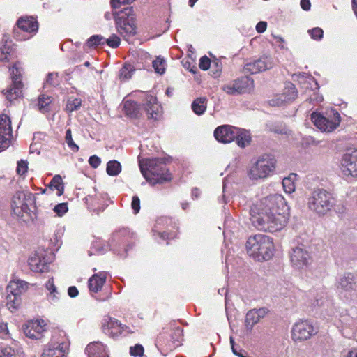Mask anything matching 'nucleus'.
<instances>
[{
	"label": "nucleus",
	"mask_w": 357,
	"mask_h": 357,
	"mask_svg": "<svg viewBox=\"0 0 357 357\" xmlns=\"http://www.w3.org/2000/svg\"><path fill=\"white\" fill-rule=\"evenodd\" d=\"M250 216L252 225L259 230L276 232L287 223L289 206L281 195H271L251 208Z\"/></svg>",
	"instance_id": "obj_1"
},
{
	"label": "nucleus",
	"mask_w": 357,
	"mask_h": 357,
	"mask_svg": "<svg viewBox=\"0 0 357 357\" xmlns=\"http://www.w3.org/2000/svg\"><path fill=\"white\" fill-rule=\"evenodd\" d=\"M247 252L257 261H268L274 254V244L271 238L263 234L250 236L246 242Z\"/></svg>",
	"instance_id": "obj_2"
},
{
	"label": "nucleus",
	"mask_w": 357,
	"mask_h": 357,
	"mask_svg": "<svg viewBox=\"0 0 357 357\" xmlns=\"http://www.w3.org/2000/svg\"><path fill=\"white\" fill-rule=\"evenodd\" d=\"M12 211L20 220L29 222L36 218V195L30 192H17L13 197Z\"/></svg>",
	"instance_id": "obj_3"
},
{
	"label": "nucleus",
	"mask_w": 357,
	"mask_h": 357,
	"mask_svg": "<svg viewBox=\"0 0 357 357\" xmlns=\"http://www.w3.org/2000/svg\"><path fill=\"white\" fill-rule=\"evenodd\" d=\"M142 174L147 181L162 183L171 180L172 177L166 167L164 158H149L139 161Z\"/></svg>",
	"instance_id": "obj_4"
},
{
	"label": "nucleus",
	"mask_w": 357,
	"mask_h": 357,
	"mask_svg": "<svg viewBox=\"0 0 357 357\" xmlns=\"http://www.w3.org/2000/svg\"><path fill=\"white\" fill-rule=\"evenodd\" d=\"M336 200L332 194L324 189L313 190L307 198V208L318 216H324L331 211Z\"/></svg>",
	"instance_id": "obj_5"
},
{
	"label": "nucleus",
	"mask_w": 357,
	"mask_h": 357,
	"mask_svg": "<svg viewBox=\"0 0 357 357\" xmlns=\"http://www.w3.org/2000/svg\"><path fill=\"white\" fill-rule=\"evenodd\" d=\"M117 31L125 39L136 34L135 17L132 7H127L114 14Z\"/></svg>",
	"instance_id": "obj_6"
},
{
	"label": "nucleus",
	"mask_w": 357,
	"mask_h": 357,
	"mask_svg": "<svg viewBox=\"0 0 357 357\" xmlns=\"http://www.w3.org/2000/svg\"><path fill=\"white\" fill-rule=\"evenodd\" d=\"M275 164L274 157L271 155H263L251 166L248 176L252 180L265 178L274 171Z\"/></svg>",
	"instance_id": "obj_7"
},
{
	"label": "nucleus",
	"mask_w": 357,
	"mask_h": 357,
	"mask_svg": "<svg viewBox=\"0 0 357 357\" xmlns=\"http://www.w3.org/2000/svg\"><path fill=\"white\" fill-rule=\"evenodd\" d=\"M28 289V283L25 281L14 279L6 287V305L10 310H16L21 303V294Z\"/></svg>",
	"instance_id": "obj_8"
},
{
	"label": "nucleus",
	"mask_w": 357,
	"mask_h": 357,
	"mask_svg": "<svg viewBox=\"0 0 357 357\" xmlns=\"http://www.w3.org/2000/svg\"><path fill=\"white\" fill-rule=\"evenodd\" d=\"M340 171L345 178L357 177V149H348L342 155L339 165Z\"/></svg>",
	"instance_id": "obj_9"
},
{
	"label": "nucleus",
	"mask_w": 357,
	"mask_h": 357,
	"mask_svg": "<svg viewBox=\"0 0 357 357\" xmlns=\"http://www.w3.org/2000/svg\"><path fill=\"white\" fill-rule=\"evenodd\" d=\"M311 119L315 126L323 132H331L339 126L340 116L335 110H331L324 116L320 114L313 112L311 114Z\"/></svg>",
	"instance_id": "obj_10"
},
{
	"label": "nucleus",
	"mask_w": 357,
	"mask_h": 357,
	"mask_svg": "<svg viewBox=\"0 0 357 357\" xmlns=\"http://www.w3.org/2000/svg\"><path fill=\"white\" fill-rule=\"evenodd\" d=\"M289 257L291 265L298 269L307 267L311 260V255L304 245L292 248L289 252Z\"/></svg>",
	"instance_id": "obj_11"
},
{
	"label": "nucleus",
	"mask_w": 357,
	"mask_h": 357,
	"mask_svg": "<svg viewBox=\"0 0 357 357\" xmlns=\"http://www.w3.org/2000/svg\"><path fill=\"white\" fill-rule=\"evenodd\" d=\"M10 70L12 78V86L6 90L5 95L6 98L11 102L21 96L22 89L21 76L22 69L19 67L17 64H15Z\"/></svg>",
	"instance_id": "obj_12"
},
{
	"label": "nucleus",
	"mask_w": 357,
	"mask_h": 357,
	"mask_svg": "<svg viewBox=\"0 0 357 357\" xmlns=\"http://www.w3.org/2000/svg\"><path fill=\"white\" fill-rule=\"evenodd\" d=\"M38 29V22L33 17H21L16 23V27L14 29L15 36L18 40H26L30 36H20V31L24 33H36Z\"/></svg>",
	"instance_id": "obj_13"
},
{
	"label": "nucleus",
	"mask_w": 357,
	"mask_h": 357,
	"mask_svg": "<svg viewBox=\"0 0 357 357\" xmlns=\"http://www.w3.org/2000/svg\"><path fill=\"white\" fill-rule=\"evenodd\" d=\"M275 65L273 59L270 56H262L260 58L248 62L243 67L245 73L256 74L269 70Z\"/></svg>",
	"instance_id": "obj_14"
},
{
	"label": "nucleus",
	"mask_w": 357,
	"mask_h": 357,
	"mask_svg": "<svg viewBox=\"0 0 357 357\" xmlns=\"http://www.w3.org/2000/svg\"><path fill=\"white\" fill-rule=\"evenodd\" d=\"M314 333L313 326L307 321L295 323L291 329V337L295 342L306 340Z\"/></svg>",
	"instance_id": "obj_15"
},
{
	"label": "nucleus",
	"mask_w": 357,
	"mask_h": 357,
	"mask_svg": "<svg viewBox=\"0 0 357 357\" xmlns=\"http://www.w3.org/2000/svg\"><path fill=\"white\" fill-rule=\"evenodd\" d=\"M47 324L43 319L27 321L23 326L24 335L31 339H40L46 331Z\"/></svg>",
	"instance_id": "obj_16"
},
{
	"label": "nucleus",
	"mask_w": 357,
	"mask_h": 357,
	"mask_svg": "<svg viewBox=\"0 0 357 357\" xmlns=\"http://www.w3.org/2000/svg\"><path fill=\"white\" fill-rule=\"evenodd\" d=\"M336 287L341 291L348 293L351 298H357V280L352 274L347 273L340 276L337 281Z\"/></svg>",
	"instance_id": "obj_17"
},
{
	"label": "nucleus",
	"mask_w": 357,
	"mask_h": 357,
	"mask_svg": "<svg viewBox=\"0 0 357 357\" xmlns=\"http://www.w3.org/2000/svg\"><path fill=\"white\" fill-rule=\"evenodd\" d=\"M12 138L11 122L9 116H0V151L7 149Z\"/></svg>",
	"instance_id": "obj_18"
},
{
	"label": "nucleus",
	"mask_w": 357,
	"mask_h": 357,
	"mask_svg": "<svg viewBox=\"0 0 357 357\" xmlns=\"http://www.w3.org/2000/svg\"><path fill=\"white\" fill-rule=\"evenodd\" d=\"M237 128L229 125L218 127L214 131L215 138L220 142L227 144L234 140Z\"/></svg>",
	"instance_id": "obj_19"
},
{
	"label": "nucleus",
	"mask_w": 357,
	"mask_h": 357,
	"mask_svg": "<svg viewBox=\"0 0 357 357\" xmlns=\"http://www.w3.org/2000/svg\"><path fill=\"white\" fill-rule=\"evenodd\" d=\"M145 102L143 103L144 109L146 111L148 118L158 119L162 112V107L158 102L155 97L151 95L144 94Z\"/></svg>",
	"instance_id": "obj_20"
},
{
	"label": "nucleus",
	"mask_w": 357,
	"mask_h": 357,
	"mask_svg": "<svg viewBox=\"0 0 357 357\" xmlns=\"http://www.w3.org/2000/svg\"><path fill=\"white\" fill-rule=\"evenodd\" d=\"M297 96L295 86L291 83L287 84L282 94L278 95L275 99L271 100V104L273 106H282L283 104L294 100Z\"/></svg>",
	"instance_id": "obj_21"
},
{
	"label": "nucleus",
	"mask_w": 357,
	"mask_h": 357,
	"mask_svg": "<svg viewBox=\"0 0 357 357\" xmlns=\"http://www.w3.org/2000/svg\"><path fill=\"white\" fill-rule=\"evenodd\" d=\"M126 329V326L114 318L108 317L104 320L103 330L105 333L113 337L122 334Z\"/></svg>",
	"instance_id": "obj_22"
},
{
	"label": "nucleus",
	"mask_w": 357,
	"mask_h": 357,
	"mask_svg": "<svg viewBox=\"0 0 357 357\" xmlns=\"http://www.w3.org/2000/svg\"><path fill=\"white\" fill-rule=\"evenodd\" d=\"M68 342L52 340L44 349L42 357H65Z\"/></svg>",
	"instance_id": "obj_23"
},
{
	"label": "nucleus",
	"mask_w": 357,
	"mask_h": 357,
	"mask_svg": "<svg viewBox=\"0 0 357 357\" xmlns=\"http://www.w3.org/2000/svg\"><path fill=\"white\" fill-rule=\"evenodd\" d=\"M28 264L30 269L33 272L42 273L47 269V261L42 251H36L29 257Z\"/></svg>",
	"instance_id": "obj_24"
},
{
	"label": "nucleus",
	"mask_w": 357,
	"mask_h": 357,
	"mask_svg": "<svg viewBox=\"0 0 357 357\" xmlns=\"http://www.w3.org/2000/svg\"><path fill=\"white\" fill-rule=\"evenodd\" d=\"M88 357H109L105 346L100 342L89 343L85 349Z\"/></svg>",
	"instance_id": "obj_25"
},
{
	"label": "nucleus",
	"mask_w": 357,
	"mask_h": 357,
	"mask_svg": "<svg viewBox=\"0 0 357 357\" xmlns=\"http://www.w3.org/2000/svg\"><path fill=\"white\" fill-rule=\"evenodd\" d=\"M45 288L49 291L47 294L48 301L53 304L57 303L60 299V293L54 284L53 278L47 281Z\"/></svg>",
	"instance_id": "obj_26"
},
{
	"label": "nucleus",
	"mask_w": 357,
	"mask_h": 357,
	"mask_svg": "<svg viewBox=\"0 0 357 357\" xmlns=\"http://www.w3.org/2000/svg\"><path fill=\"white\" fill-rule=\"evenodd\" d=\"M106 280V276L104 273H100L98 274H94L89 280V287L90 291L93 292H98L100 291Z\"/></svg>",
	"instance_id": "obj_27"
},
{
	"label": "nucleus",
	"mask_w": 357,
	"mask_h": 357,
	"mask_svg": "<svg viewBox=\"0 0 357 357\" xmlns=\"http://www.w3.org/2000/svg\"><path fill=\"white\" fill-rule=\"evenodd\" d=\"M235 80L241 94L250 93L254 89V80L248 76L241 77Z\"/></svg>",
	"instance_id": "obj_28"
},
{
	"label": "nucleus",
	"mask_w": 357,
	"mask_h": 357,
	"mask_svg": "<svg viewBox=\"0 0 357 357\" xmlns=\"http://www.w3.org/2000/svg\"><path fill=\"white\" fill-rule=\"evenodd\" d=\"M123 109L126 116L137 118L140 114L141 107L135 101L128 100L123 102Z\"/></svg>",
	"instance_id": "obj_29"
},
{
	"label": "nucleus",
	"mask_w": 357,
	"mask_h": 357,
	"mask_svg": "<svg viewBox=\"0 0 357 357\" xmlns=\"http://www.w3.org/2000/svg\"><path fill=\"white\" fill-rule=\"evenodd\" d=\"M238 146L244 148L248 146L251 142V136L248 131L237 128V133L235 135V139Z\"/></svg>",
	"instance_id": "obj_30"
},
{
	"label": "nucleus",
	"mask_w": 357,
	"mask_h": 357,
	"mask_svg": "<svg viewBox=\"0 0 357 357\" xmlns=\"http://www.w3.org/2000/svg\"><path fill=\"white\" fill-rule=\"evenodd\" d=\"M207 101L206 97H199L194 100L191 105L194 113L198 116L202 115L206 110Z\"/></svg>",
	"instance_id": "obj_31"
},
{
	"label": "nucleus",
	"mask_w": 357,
	"mask_h": 357,
	"mask_svg": "<svg viewBox=\"0 0 357 357\" xmlns=\"http://www.w3.org/2000/svg\"><path fill=\"white\" fill-rule=\"evenodd\" d=\"M297 178L296 174H291L288 177L282 180V185L287 193H291L295 190V181Z\"/></svg>",
	"instance_id": "obj_32"
},
{
	"label": "nucleus",
	"mask_w": 357,
	"mask_h": 357,
	"mask_svg": "<svg viewBox=\"0 0 357 357\" xmlns=\"http://www.w3.org/2000/svg\"><path fill=\"white\" fill-rule=\"evenodd\" d=\"M48 187L52 190H56L57 195L61 196L63 193L64 190L61 176L60 175H55L48 185Z\"/></svg>",
	"instance_id": "obj_33"
},
{
	"label": "nucleus",
	"mask_w": 357,
	"mask_h": 357,
	"mask_svg": "<svg viewBox=\"0 0 357 357\" xmlns=\"http://www.w3.org/2000/svg\"><path fill=\"white\" fill-rule=\"evenodd\" d=\"M106 171L109 176H117L121 171V165L117 160H110L107 162Z\"/></svg>",
	"instance_id": "obj_34"
},
{
	"label": "nucleus",
	"mask_w": 357,
	"mask_h": 357,
	"mask_svg": "<svg viewBox=\"0 0 357 357\" xmlns=\"http://www.w3.org/2000/svg\"><path fill=\"white\" fill-rule=\"evenodd\" d=\"M221 89L228 95L236 96L241 94L235 79L222 85Z\"/></svg>",
	"instance_id": "obj_35"
},
{
	"label": "nucleus",
	"mask_w": 357,
	"mask_h": 357,
	"mask_svg": "<svg viewBox=\"0 0 357 357\" xmlns=\"http://www.w3.org/2000/svg\"><path fill=\"white\" fill-rule=\"evenodd\" d=\"M155 72L158 74L162 75L166 69V61L161 56H158L152 63Z\"/></svg>",
	"instance_id": "obj_36"
},
{
	"label": "nucleus",
	"mask_w": 357,
	"mask_h": 357,
	"mask_svg": "<svg viewBox=\"0 0 357 357\" xmlns=\"http://www.w3.org/2000/svg\"><path fill=\"white\" fill-rule=\"evenodd\" d=\"M259 321L260 319L257 317L255 310H250L247 312L245 323L248 328L251 329L253 326L257 324Z\"/></svg>",
	"instance_id": "obj_37"
},
{
	"label": "nucleus",
	"mask_w": 357,
	"mask_h": 357,
	"mask_svg": "<svg viewBox=\"0 0 357 357\" xmlns=\"http://www.w3.org/2000/svg\"><path fill=\"white\" fill-rule=\"evenodd\" d=\"M0 50L1 52V56L0 57V60L2 61H8V56L13 52L11 42H6L4 44L1 45L0 47Z\"/></svg>",
	"instance_id": "obj_38"
},
{
	"label": "nucleus",
	"mask_w": 357,
	"mask_h": 357,
	"mask_svg": "<svg viewBox=\"0 0 357 357\" xmlns=\"http://www.w3.org/2000/svg\"><path fill=\"white\" fill-rule=\"evenodd\" d=\"M134 68L130 64H125L120 70L119 78L123 80H127L131 78Z\"/></svg>",
	"instance_id": "obj_39"
},
{
	"label": "nucleus",
	"mask_w": 357,
	"mask_h": 357,
	"mask_svg": "<svg viewBox=\"0 0 357 357\" xmlns=\"http://www.w3.org/2000/svg\"><path fill=\"white\" fill-rule=\"evenodd\" d=\"M52 102V98L49 96L42 95L38 98V109L43 112L48 110V106Z\"/></svg>",
	"instance_id": "obj_40"
},
{
	"label": "nucleus",
	"mask_w": 357,
	"mask_h": 357,
	"mask_svg": "<svg viewBox=\"0 0 357 357\" xmlns=\"http://www.w3.org/2000/svg\"><path fill=\"white\" fill-rule=\"evenodd\" d=\"M82 105V100L79 98H69L66 105V111L72 112L80 108Z\"/></svg>",
	"instance_id": "obj_41"
},
{
	"label": "nucleus",
	"mask_w": 357,
	"mask_h": 357,
	"mask_svg": "<svg viewBox=\"0 0 357 357\" xmlns=\"http://www.w3.org/2000/svg\"><path fill=\"white\" fill-rule=\"evenodd\" d=\"M105 38L100 35H93L91 36L87 40V45L89 47H96L100 45H104Z\"/></svg>",
	"instance_id": "obj_42"
},
{
	"label": "nucleus",
	"mask_w": 357,
	"mask_h": 357,
	"mask_svg": "<svg viewBox=\"0 0 357 357\" xmlns=\"http://www.w3.org/2000/svg\"><path fill=\"white\" fill-rule=\"evenodd\" d=\"M231 350L234 355L238 357H245L247 355V351L241 349L238 345L236 344L234 340L232 337L229 338Z\"/></svg>",
	"instance_id": "obj_43"
},
{
	"label": "nucleus",
	"mask_w": 357,
	"mask_h": 357,
	"mask_svg": "<svg viewBox=\"0 0 357 357\" xmlns=\"http://www.w3.org/2000/svg\"><path fill=\"white\" fill-rule=\"evenodd\" d=\"M66 142L68 145V146L74 152H77L79 151V146L77 145L73 138H72V133L70 129H68L66 132V137H65Z\"/></svg>",
	"instance_id": "obj_44"
},
{
	"label": "nucleus",
	"mask_w": 357,
	"mask_h": 357,
	"mask_svg": "<svg viewBox=\"0 0 357 357\" xmlns=\"http://www.w3.org/2000/svg\"><path fill=\"white\" fill-rule=\"evenodd\" d=\"M121 40L119 37H118L115 34H112L109 38L106 39L105 43L112 48H116L120 45Z\"/></svg>",
	"instance_id": "obj_45"
},
{
	"label": "nucleus",
	"mask_w": 357,
	"mask_h": 357,
	"mask_svg": "<svg viewBox=\"0 0 357 357\" xmlns=\"http://www.w3.org/2000/svg\"><path fill=\"white\" fill-rule=\"evenodd\" d=\"M308 33L314 40H321L323 38L324 31L321 28H313L309 30Z\"/></svg>",
	"instance_id": "obj_46"
},
{
	"label": "nucleus",
	"mask_w": 357,
	"mask_h": 357,
	"mask_svg": "<svg viewBox=\"0 0 357 357\" xmlns=\"http://www.w3.org/2000/svg\"><path fill=\"white\" fill-rule=\"evenodd\" d=\"M68 205L66 203H60L54 208V211L59 215L62 216L68 211Z\"/></svg>",
	"instance_id": "obj_47"
},
{
	"label": "nucleus",
	"mask_w": 357,
	"mask_h": 357,
	"mask_svg": "<svg viewBox=\"0 0 357 357\" xmlns=\"http://www.w3.org/2000/svg\"><path fill=\"white\" fill-rule=\"evenodd\" d=\"M211 66V61L208 57L204 56L201 57L199 60V66L203 70H206L210 68Z\"/></svg>",
	"instance_id": "obj_48"
},
{
	"label": "nucleus",
	"mask_w": 357,
	"mask_h": 357,
	"mask_svg": "<svg viewBox=\"0 0 357 357\" xmlns=\"http://www.w3.org/2000/svg\"><path fill=\"white\" fill-rule=\"evenodd\" d=\"M130 353L133 356H142L144 354V348L140 344H136L135 347H131L130 349Z\"/></svg>",
	"instance_id": "obj_49"
},
{
	"label": "nucleus",
	"mask_w": 357,
	"mask_h": 357,
	"mask_svg": "<svg viewBox=\"0 0 357 357\" xmlns=\"http://www.w3.org/2000/svg\"><path fill=\"white\" fill-rule=\"evenodd\" d=\"M14 354V350L10 347H0V357H13Z\"/></svg>",
	"instance_id": "obj_50"
},
{
	"label": "nucleus",
	"mask_w": 357,
	"mask_h": 357,
	"mask_svg": "<svg viewBox=\"0 0 357 357\" xmlns=\"http://www.w3.org/2000/svg\"><path fill=\"white\" fill-rule=\"evenodd\" d=\"M28 169V162L25 160L18 162L17 167V172L20 175H24Z\"/></svg>",
	"instance_id": "obj_51"
},
{
	"label": "nucleus",
	"mask_w": 357,
	"mask_h": 357,
	"mask_svg": "<svg viewBox=\"0 0 357 357\" xmlns=\"http://www.w3.org/2000/svg\"><path fill=\"white\" fill-rule=\"evenodd\" d=\"M131 206H132V208L135 214H137L139 213V211L140 210V200L137 196L132 197Z\"/></svg>",
	"instance_id": "obj_52"
},
{
	"label": "nucleus",
	"mask_w": 357,
	"mask_h": 357,
	"mask_svg": "<svg viewBox=\"0 0 357 357\" xmlns=\"http://www.w3.org/2000/svg\"><path fill=\"white\" fill-rule=\"evenodd\" d=\"M89 163L93 168H97L101 163V159L97 155H94L89 158Z\"/></svg>",
	"instance_id": "obj_53"
},
{
	"label": "nucleus",
	"mask_w": 357,
	"mask_h": 357,
	"mask_svg": "<svg viewBox=\"0 0 357 357\" xmlns=\"http://www.w3.org/2000/svg\"><path fill=\"white\" fill-rule=\"evenodd\" d=\"M0 336L3 339H7L9 337V332L7 326V324H0Z\"/></svg>",
	"instance_id": "obj_54"
},
{
	"label": "nucleus",
	"mask_w": 357,
	"mask_h": 357,
	"mask_svg": "<svg viewBox=\"0 0 357 357\" xmlns=\"http://www.w3.org/2000/svg\"><path fill=\"white\" fill-rule=\"evenodd\" d=\"M57 75L54 73H49L46 81L45 82V86H47L48 85H54L55 84L54 80L56 79Z\"/></svg>",
	"instance_id": "obj_55"
},
{
	"label": "nucleus",
	"mask_w": 357,
	"mask_h": 357,
	"mask_svg": "<svg viewBox=\"0 0 357 357\" xmlns=\"http://www.w3.org/2000/svg\"><path fill=\"white\" fill-rule=\"evenodd\" d=\"M255 312H256V314L259 319L261 320L262 318H264L268 313V310L266 307H261L259 309H254Z\"/></svg>",
	"instance_id": "obj_56"
},
{
	"label": "nucleus",
	"mask_w": 357,
	"mask_h": 357,
	"mask_svg": "<svg viewBox=\"0 0 357 357\" xmlns=\"http://www.w3.org/2000/svg\"><path fill=\"white\" fill-rule=\"evenodd\" d=\"M267 28V23L266 22H259L256 25V30L258 33H264Z\"/></svg>",
	"instance_id": "obj_57"
},
{
	"label": "nucleus",
	"mask_w": 357,
	"mask_h": 357,
	"mask_svg": "<svg viewBox=\"0 0 357 357\" xmlns=\"http://www.w3.org/2000/svg\"><path fill=\"white\" fill-rule=\"evenodd\" d=\"M68 294L70 297L75 298L78 295L79 291L75 286H72L68 288Z\"/></svg>",
	"instance_id": "obj_58"
},
{
	"label": "nucleus",
	"mask_w": 357,
	"mask_h": 357,
	"mask_svg": "<svg viewBox=\"0 0 357 357\" xmlns=\"http://www.w3.org/2000/svg\"><path fill=\"white\" fill-rule=\"evenodd\" d=\"M301 6L304 10H309L311 6L310 0H301Z\"/></svg>",
	"instance_id": "obj_59"
},
{
	"label": "nucleus",
	"mask_w": 357,
	"mask_h": 357,
	"mask_svg": "<svg viewBox=\"0 0 357 357\" xmlns=\"http://www.w3.org/2000/svg\"><path fill=\"white\" fill-rule=\"evenodd\" d=\"M347 357H357V349L350 351Z\"/></svg>",
	"instance_id": "obj_60"
},
{
	"label": "nucleus",
	"mask_w": 357,
	"mask_h": 357,
	"mask_svg": "<svg viewBox=\"0 0 357 357\" xmlns=\"http://www.w3.org/2000/svg\"><path fill=\"white\" fill-rule=\"evenodd\" d=\"M352 8L355 15L357 16V3L356 0H352Z\"/></svg>",
	"instance_id": "obj_61"
},
{
	"label": "nucleus",
	"mask_w": 357,
	"mask_h": 357,
	"mask_svg": "<svg viewBox=\"0 0 357 357\" xmlns=\"http://www.w3.org/2000/svg\"><path fill=\"white\" fill-rule=\"evenodd\" d=\"M158 235L160 236L162 239L173 238L172 236L169 237V234L167 233H158Z\"/></svg>",
	"instance_id": "obj_62"
},
{
	"label": "nucleus",
	"mask_w": 357,
	"mask_h": 357,
	"mask_svg": "<svg viewBox=\"0 0 357 357\" xmlns=\"http://www.w3.org/2000/svg\"><path fill=\"white\" fill-rule=\"evenodd\" d=\"M212 64L215 65V66L217 67V70H217V72H220V71L221 70V66H220V65H219L218 62H217V61H213V62L212 63Z\"/></svg>",
	"instance_id": "obj_63"
},
{
	"label": "nucleus",
	"mask_w": 357,
	"mask_h": 357,
	"mask_svg": "<svg viewBox=\"0 0 357 357\" xmlns=\"http://www.w3.org/2000/svg\"><path fill=\"white\" fill-rule=\"evenodd\" d=\"M316 304L317 305H322L324 304V301L322 299H320V300L317 299Z\"/></svg>",
	"instance_id": "obj_64"
}]
</instances>
